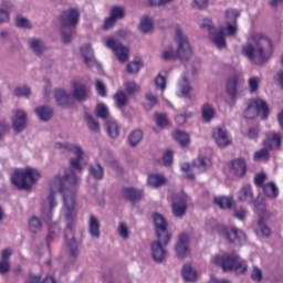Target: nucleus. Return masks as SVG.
<instances>
[{"label": "nucleus", "mask_w": 283, "mask_h": 283, "mask_svg": "<svg viewBox=\"0 0 283 283\" xmlns=\"http://www.w3.org/2000/svg\"><path fill=\"white\" fill-rule=\"evenodd\" d=\"M238 17H240V11L234 9H228L226 11V19L228 23H237Z\"/></svg>", "instance_id": "nucleus-61"}, {"label": "nucleus", "mask_w": 283, "mask_h": 283, "mask_svg": "<svg viewBox=\"0 0 283 283\" xmlns=\"http://www.w3.org/2000/svg\"><path fill=\"white\" fill-rule=\"evenodd\" d=\"M214 205L220 209H232L233 208V199L230 197H219L214 198Z\"/></svg>", "instance_id": "nucleus-43"}, {"label": "nucleus", "mask_w": 283, "mask_h": 283, "mask_svg": "<svg viewBox=\"0 0 283 283\" xmlns=\"http://www.w3.org/2000/svg\"><path fill=\"white\" fill-rule=\"evenodd\" d=\"M151 30H154L151 18H149V15H144L139 22V31H142L143 34H149Z\"/></svg>", "instance_id": "nucleus-35"}, {"label": "nucleus", "mask_w": 283, "mask_h": 283, "mask_svg": "<svg viewBox=\"0 0 283 283\" xmlns=\"http://www.w3.org/2000/svg\"><path fill=\"white\" fill-rule=\"evenodd\" d=\"M212 138L216 145L220 147V149L229 147V145L232 143L231 137L229 136V132L227 128L222 127H216L212 129Z\"/></svg>", "instance_id": "nucleus-13"}, {"label": "nucleus", "mask_w": 283, "mask_h": 283, "mask_svg": "<svg viewBox=\"0 0 283 283\" xmlns=\"http://www.w3.org/2000/svg\"><path fill=\"white\" fill-rule=\"evenodd\" d=\"M221 234L230 244H235V247H242L247 242V234L238 228H223Z\"/></svg>", "instance_id": "nucleus-10"}, {"label": "nucleus", "mask_w": 283, "mask_h": 283, "mask_svg": "<svg viewBox=\"0 0 283 283\" xmlns=\"http://www.w3.org/2000/svg\"><path fill=\"white\" fill-rule=\"evenodd\" d=\"M124 85L128 96H134V94H136V92L139 90L138 84H136L134 81H126Z\"/></svg>", "instance_id": "nucleus-59"}, {"label": "nucleus", "mask_w": 283, "mask_h": 283, "mask_svg": "<svg viewBox=\"0 0 283 283\" xmlns=\"http://www.w3.org/2000/svg\"><path fill=\"white\" fill-rule=\"evenodd\" d=\"M55 149H66L67 151H72L75 157L70 159V168L65 170L64 176L61 177L63 182H69L70 185H76L78 182V177L76 174H81L83 171V156H85V151L83 148L76 144L70 143H55Z\"/></svg>", "instance_id": "nucleus-3"}, {"label": "nucleus", "mask_w": 283, "mask_h": 283, "mask_svg": "<svg viewBox=\"0 0 283 283\" xmlns=\"http://www.w3.org/2000/svg\"><path fill=\"white\" fill-rule=\"evenodd\" d=\"M80 50L85 65H87V67H94L96 57H94V50L92 49V44H84Z\"/></svg>", "instance_id": "nucleus-20"}, {"label": "nucleus", "mask_w": 283, "mask_h": 283, "mask_svg": "<svg viewBox=\"0 0 283 283\" xmlns=\"http://www.w3.org/2000/svg\"><path fill=\"white\" fill-rule=\"evenodd\" d=\"M34 112L39 120H42V123H48V120H52V117L54 116V111L48 105L36 107Z\"/></svg>", "instance_id": "nucleus-25"}, {"label": "nucleus", "mask_w": 283, "mask_h": 283, "mask_svg": "<svg viewBox=\"0 0 283 283\" xmlns=\"http://www.w3.org/2000/svg\"><path fill=\"white\" fill-rule=\"evenodd\" d=\"M209 158H205V157H198L193 160L192 166L195 167V169H198V171H207V169H209Z\"/></svg>", "instance_id": "nucleus-45"}, {"label": "nucleus", "mask_w": 283, "mask_h": 283, "mask_svg": "<svg viewBox=\"0 0 283 283\" xmlns=\"http://www.w3.org/2000/svg\"><path fill=\"white\" fill-rule=\"evenodd\" d=\"M80 17L81 12H78V9H67L63 11L60 17L61 25H63V28H72V25H76L78 23Z\"/></svg>", "instance_id": "nucleus-14"}, {"label": "nucleus", "mask_w": 283, "mask_h": 283, "mask_svg": "<svg viewBox=\"0 0 283 283\" xmlns=\"http://www.w3.org/2000/svg\"><path fill=\"white\" fill-rule=\"evenodd\" d=\"M12 127L17 134H21L28 127V113L17 109L12 117Z\"/></svg>", "instance_id": "nucleus-16"}, {"label": "nucleus", "mask_w": 283, "mask_h": 283, "mask_svg": "<svg viewBox=\"0 0 283 283\" xmlns=\"http://www.w3.org/2000/svg\"><path fill=\"white\" fill-rule=\"evenodd\" d=\"M266 218H269V216L259 217L255 229V234L258 235V238H269V235H271V229L269 228V226H266L265 222Z\"/></svg>", "instance_id": "nucleus-28"}, {"label": "nucleus", "mask_w": 283, "mask_h": 283, "mask_svg": "<svg viewBox=\"0 0 283 283\" xmlns=\"http://www.w3.org/2000/svg\"><path fill=\"white\" fill-rule=\"evenodd\" d=\"M95 116H97V118H101L102 120H107L109 116V108H107V105L103 103L97 104L95 108Z\"/></svg>", "instance_id": "nucleus-46"}, {"label": "nucleus", "mask_w": 283, "mask_h": 283, "mask_svg": "<svg viewBox=\"0 0 283 283\" xmlns=\"http://www.w3.org/2000/svg\"><path fill=\"white\" fill-rule=\"evenodd\" d=\"M56 231H61V228L59 227V223H53L49 226V233L45 238V244L48 249H50V244L54 242V238H56Z\"/></svg>", "instance_id": "nucleus-41"}, {"label": "nucleus", "mask_w": 283, "mask_h": 283, "mask_svg": "<svg viewBox=\"0 0 283 283\" xmlns=\"http://www.w3.org/2000/svg\"><path fill=\"white\" fill-rule=\"evenodd\" d=\"M171 211L175 218H185V216H187V199L185 197L175 196L171 202Z\"/></svg>", "instance_id": "nucleus-15"}, {"label": "nucleus", "mask_w": 283, "mask_h": 283, "mask_svg": "<svg viewBox=\"0 0 283 283\" xmlns=\"http://www.w3.org/2000/svg\"><path fill=\"white\" fill-rule=\"evenodd\" d=\"M209 39L218 50L227 48V41H224V29L216 30L213 33L209 34Z\"/></svg>", "instance_id": "nucleus-26"}, {"label": "nucleus", "mask_w": 283, "mask_h": 283, "mask_svg": "<svg viewBox=\"0 0 283 283\" xmlns=\"http://www.w3.org/2000/svg\"><path fill=\"white\" fill-rule=\"evenodd\" d=\"M175 43L177 45V57L181 61V63H189V61H191L193 51L191 50L189 38H187V34H185L181 29L176 30Z\"/></svg>", "instance_id": "nucleus-7"}, {"label": "nucleus", "mask_w": 283, "mask_h": 283, "mask_svg": "<svg viewBox=\"0 0 283 283\" xmlns=\"http://www.w3.org/2000/svg\"><path fill=\"white\" fill-rule=\"evenodd\" d=\"M271 40L262 33H253L242 48L243 56L255 65H264L271 59Z\"/></svg>", "instance_id": "nucleus-1"}, {"label": "nucleus", "mask_w": 283, "mask_h": 283, "mask_svg": "<svg viewBox=\"0 0 283 283\" xmlns=\"http://www.w3.org/2000/svg\"><path fill=\"white\" fill-rule=\"evenodd\" d=\"M266 149H280L282 147V136L277 133H269L263 142Z\"/></svg>", "instance_id": "nucleus-21"}, {"label": "nucleus", "mask_w": 283, "mask_h": 283, "mask_svg": "<svg viewBox=\"0 0 283 283\" xmlns=\"http://www.w3.org/2000/svg\"><path fill=\"white\" fill-rule=\"evenodd\" d=\"M85 120L91 132L96 133L101 130V124H98V122L94 119V116H92V114L85 113Z\"/></svg>", "instance_id": "nucleus-50"}, {"label": "nucleus", "mask_w": 283, "mask_h": 283, "mask_svg": "<svg viewBox=\"0 0 283 283\" xmlns=\"http://www.w3.org/2000/svg\"><path fill=\"white\" fill-rule=\"evenodd\" d=\"M109 15L117 21H123L127 17V11L122 6H114L111 8Z\"/></svg>", "instance_id": "nucleus-40"}, {"label": "nucleus", "mask_w": 283, "mask_h": 283, "mask_svg": "<svg viewBox=\"0 0 283 283\" xmlns=\"http://www.w3.org/2000/svg\"><path fill=\"white\" fill-rule=\"evenodd\" d=\"M114 101L116 102V105L118 109H123L127 105V95L123 91H118L114 95Z\"/></svg>", "instance_id": "nucleus-54"}, {"label": "nucleus", "mask_w": 283, "mask_h": 283, "mask_svg": "<svg viewBox=\"0 0 283 283\" xmlns=\"http://www.w3.org/2000/svg\"><path fill=\"white\" fill-rule=\"evenodd\" d=\"M250 277L253 280V282H262V280H264V274L258 265H253Z\"/></svg>", "instance_id": "nucleus-60"}, {"label": "nucleus", "mask_w": 283, "mask_h": 283, "mask_svg": "<svg viewBox=\"0 0 283 283\" xmlns=\"http://www.w3.org/2000/svg\"><path fill=\"white\" fill-rule=\"evenodd\" d=\"M65 189H67V187L65 186V181H63L61 176L56 175L51 180V184H50V193L48 196L49 207L44 206V207H42V210H41L42 220L49 227H50V224L55 223V222H52V213L54 211V207H56V193L62 195V200H63V205H64V207L62 209L63 214L65 216V201L70 202L71 200H73V211L76 213V210H74V205H75L74 193L67 195Z\"/></svg>", "instance_id": "nucleus-2"}, {"label": "nucleus", "mask_w": 283, "mask_h": 283, "mask_svg": "<svg viewBox=\"0 0 283 283\" xmlns=\"http://www.w3.org/2000/svg\"><path fill=\"white\" fill-rule=\"evenodd\" d=\"M181 275L185 282H198V272L196 271V269H193V266H191V264L184 265L181 270Z\"/></svg>", "instance_id": "nucleus-30"}, {"label": "nucleus", "mask_w": 283, "mask_h": 283, "mask_svg": "<svg viewBox=\"0 0 283 283\" xmlns=\"http://www.w3.org/2000/svg\"><path fill=\"white\" fill-rule=\"evenodd\" d=\"M117 231L123 240H129V228H127V223L119 222Z\"/></svg>", "instance_id": "nucleus-63"}, {"label": "nucleus", "mask_w": 283, "mask_h": 283, "mask_svg": "<svg viewBox=\"0 0 283 283\" xmlns=\"http://www.w3.org/2000/svg\"><path fill=\"white\" fill-rule=\"evenodd\" d=\"M105 45L108 48V50L115 52V55L120 63H126V61H129V49L123 45V43H120L118 40L114 38H107Z\"/></svg>", "instance_id": "nucleus-9"}, {"label": "nucleus", "mask_w": 283, "mask_h": 283, "mask_svg": "<svg viewBox=\"0 0 283 283\" xmlns=\"http://www.w3.org/2000/svg\"><path fill=\"white\" fill-rule=\"evenodd\" d=\"M165 176L163 175H150L148 177V185L155 189L165 185Z\"/></svg>", "instance_id": "nucleus-48"}, {"label": "nucleus", "mask_w": 283, "mask_h": 283, "mask_svg": "<svg viewBox=\"0 0 283 283\" xmlns=\"http://www.w3.org/2000/svg\"><path fill=\"white\" fill-rule=\"evenodd\" d=\"M174 137L181 147H187V145H189V134H187L186 132L177 130L175 132Z\"/></svg>", "instance_id": "nucleus-47"}, {"label": "nucleus", "mask_w": 283, "mask_h": 283, "mask_svg": "<svg viewBox=\"0 0 283 283\" xmlns=\"http://www.w3.org/2000/svg\"><path fill=\"white\" fill-rule=\"evenodd\" d=\"M163 243L160 241H153L150 243V255L154 262L157 264H165L167 262V258L169 256V252H167V249H165Z\"/></svg>", "instance_id": "nucleus-11"}, {"label": "nucleus", "mask_w": 283, "mask_h": 283, "mask_svg": "<svg viewBox=\"0 0 283 283\" xmlns=\"http://www.w3.org/2000/svg\"><path fill=\"white\" fill-rule=\"evenodd\" d=\"M72 98L77 103H85L90 98V90L84 84L78 82L73 83Z\"/></svg>", "instance_id": "nucleus-18"}, {"label": "nucleus", "mask_w": 283, "mask_h": 283, "mask_svg": "<svg viewBox=\"0 0 283 283\" xmlns=\"http://www.w3.org/2000/svg\"><path fill=\"white\" fill-rule=\"evenodd\" d=\"M151 219L154 222L155 233H157L158 235H160V233H167L165 231V229H167V227H168L167 219H165V217H163V214H160L158 212H154L151 214Z\"/></svg>", "instance_id": "nucleus-23"}, {"label": "nucleus", "mask_w": 283, "mask_h": 283, "mask_svg": "<svg viewBox=\"0 0 283 283\" xmlns=\"http://www.w3.org/2000/svg\"><path fill=\"white\" fill-rule=\"evenodd\" d=\"M88 174L94 178V180H103L105 176V169L98 163L91 164L88 166Z\"/></svg>", "instance_id": "nucleus-32"}, {"label": "nucleus", "mask_w": 283, "mask_h": 283, "mask_svg": "<svg viewBox=\"0 0 283 283\" xmlns=\"http://www.w3.org/2000/svg\"><path fill=\"white\" fill-rule=\"evenodd\" d=\"M271 158V154L269 153V148L263 147L256 150L253 155V159L255 163H269Z\"/></svg>", "instance_id": "nucleus-36"}, {"label": "nucleus", "mask_w": 283, "mask_h": 283, "mask_svg": "<svg viewBox=\"0 0 283 283\" xmlns=\"http://www.w3.org/2000/svg\"><path fill=\"white\" fill-rule=\"evenodd\" d=\"M143 140V130L135 129L128 135V144L132 147H138V144Z\"/></svg>", "instance_id": "nucleus-42"}, {"label": "nucleus", "mask_w": 283, "mask_h": 283, "mask_svg": "<svg viewBox=\"0 0 283 283\" xmlns=\"http://www.w3.org/2000/svg\"><path fill=\"white\" fill-rule=\"evenodd\" d=\"M238 200H240V202H248V205H253V189L251 188V185L245 184L241 187L238 192Z\"/></svg>", "instance_id": "nucleus-24"}, {"label": "nucleus", "mask_w": 283, "mask_h": 283, "mask_svg": "<svg viewBox=\"0 0 283 283\" xmlns=\"http://www.w3.org/2000/svg\"><path fill=\"white\" fill-rule=\"evenodd\" d=\"M31 94V91H30V87L28 86H18L14 88V96H18L19 98L21 97H25L28 98V96H30Z\"/></svg>", "instance_id": "nucleus-62"}, {"label": "nucleus", "mask_w": 283, "mask_h": 283, "mask_svg": "<svg viewBox=\"0 0 283 283\" xmlns=\"http://www.w3.org/2000/svg\"><path fill=\"white\" fill-rule=\"evenodd\" d=\"M254 207L259 218L269 216V213H266V201L261 196L256 197L254 200Z\"/></svg>", "instance_id": "nucleus-37"}, {"label": "nucleus", "mask_w": 283, "mask_h": 283, "mask_svg": "<svg viewBox=\"0 0 283 283\" xmlns=\"http://www.w3.org/2000/svg\"><path fill=\"white\" fill-rule=\"evenodd\" d=\"M60 34L62 42L65 43V45L72 43V39H74V30L64 27L61 29Z\"/></svg>", "instance_id": "nucleus-49"}, {"label": "nucleus", "mask_w": 283, "mask_h": 283, "mask_svg": "<svg viewBox=\"0 0 283 283\" xmlns=\"http://www.w3.org/2000/svg\"><path fill=\"white\" fill-rule=\"evenodd\" d=\"M41 172L34 168L15 169L11 176V182L20 191H32V185L39 182Z\"/></svg>", "instance_id": "nucleus-6"}, {"label": "nucleus", "mask_w": 283, "mask_h": 283, "mask_svg": "<svg viewBox=\"0 0 283 283\" xmlns=\"http://www.w3.org/2000/svg\"><path fill=\"white\" fill-rule=\"evenodd\" d=\"M231 174L233 176H238L239 178H243L247 174V161L243 158H237L231 161Z\"/></svg>", "instance_id": "nucleus-22"}, {"label": "nucleus", "mask_w": 283, "mask_h": 283, "mask_svg": "<svg viewBox=\"0 0 283 283\" xmlns=\"http://www.w3.org/2000/svg\"><path fill=\"white\" fill-rule=\"evenodd\" d=\"M25 283H56V280L52 276H46L42 282H41V276L30 274L25 281Z\"/></svg>", "instance_id": "nucleus-56"}, {"label": "nucleus", "mask_w": 283, "mask_h": 283, "mask_svg": "<svg viewBox=\"0 0 283 283\" xmlns=\"http://www.w3.org/2000/svg\"><path fill=\"white\" fill-rule=\"evenodd\" d=\"M105 127L109 138H116L118 134H120V129L118 128V124L116 122L107 120L105 123Z\"/></svg>", "instance_id": "nucleus-44"}, {"label": "nucleus", "mask_w": 283, "mask_h": 283, "mask_svg": "<svg viewBox=\"0 0 283 283\" xmlns=\"http://www.w3.org/2000/svg\"><path fill=\"white\" fill-rule=\"evenodd\" d=\"M201 118L203 123H211L216 118V108H213V105L206 103L201 106Z\"/></svg>", "instance_id": "nucleus-31"}, {"label": "nucleus", "mask_w": 283, "mask_h": 283, "mask_svg": "<svg viewBox=\"0 0 283 283\" xmlns=\"http://www.w3.org/2000/svg\"><path fill=\"white\" fill-rule=\"evenodd\" d=\"M263 193L268 196V198H277L280 190L277 189V186H275V182H269L264 184L262 186Z\"/></svg>", "instance_id": "nucleus-38"}, {"label": "nucleus", "mask_w": 283, "mask_h": 283, "mask_svg": "<svg viewBox=\"0 0 283 283\" xmlns=\"http://www.w3.org/2000/svg\"><path fill=\"white\" fill-rule=\"evenodd\" d=\"M123 197L128 202H140L143 200V192L136 188H123Z\"/></svg>", "instance_id": "nucleus-27"}, {"label": "nucleus", "mask_w": 283, "mask_h": 283, "mask_svg": "<svg viewBox=\"0 0 283 283\" xmlns=\"http://www.w3.org/2000/svg\"><path fill=\"white\" fill-rule=\"evenodd\" d=\"M53 97L57 107H64L65 109L74 107V97L70 92L63 88H55L53 92Z\"/></svg>", "instance_id": "nucleus-12"}, {"label": "nucleus", "mask_w": 283, "mask_h": 283, "mask_svg": "<svg viewBox=\"0 0 283 283\" xmlns=\"http://www.w3.org/2000/svg\"><path fill=\"white\" fill-rule=\"evenodd\" d=\"M179 87L182 96H189L191 92V84L189 83V78H187V74L182 75Z\"/></svg>", "instance_id": "nucleus-51"}, {"label": "nucleus", "mask_w": 283, "mask_h": 283, "mask_svg": "<svg viewBox=\"0 0 283 283\" xmlns=\"http://www.w3.org/2000/svg\"><path fill=\"white\" fill-rule=\"evenodd\" d=\"M161 59L164 61H176V59H178V53L174 49V46H168L166 50L163 51Z\"/></svg>", "instance_id": "nucleus-53"}, {"label": "nucleus", "mask_w": 283, "mask_h": 283, "mask_svg": "<svg viewBox=\"0 0 283 283\" xmlns=\"http://www.w3.org/2000/svg\"><path fill=\"white\" fill-rule=\"evenodd\" d=\"M227 94L231 101H238L244 96V80L238 75H232L227 82Z\"/></svg>", "instance_id": "nucleus-8"}, {"label": "nucleus", "mask_w": 283, "mask_h": 283, "mask_svg": "<svg viewBox=\"0 0 283 283\" xmlns=\"http://www.w3.org/2000/svg\"><path fill=\"white\" fill-rule=\"evenodd\" d=\"M200 28H202V30H208L209 34L216 32V24H213V20H211V18H205L200 24Z\"/></svg>", "instance_id": "nucleus-58"}, {"label": "nucleus", "mask_w": 283, "mask_h": 283, "mask_svg": "<svg viewBox=\"0 0 283 283\" xmlns=\"http://www.w3.org/2000/svg\"><path fill=\"white\" fill-rule=\"evenodd\" d=\"M143 69V63L140 61L129 62L126 66L127 74H138Z\"/></svg>", "instance_id": "nucleus-57"}, {"label": "nucleus", "mask_w": 283, "mask_h": 283, "mask_svg": "<svg viewBox=\"0 0 283 283\" xmlns=\"http://www.w3.org/2000/svg\"><path fill=\"white\" fill-rule=\"evenodd\" d=\"M28 45H29L30 52H32V54L34 56H38L39 59H41V56H43V54L48 52V45H45V41L41 39H36V38L29 39Z\"/></svg>", "instance_id": "nucleus-17"}, {"label": "nucleus", "mask_w": 283, "mask_h": 283, "mask_svg": "<svg viewBox=\"0 0 283 283\" xmlns=\"http://www.w3.org/2000/svg\"><path fill=\"white\" fill-rule=\"evenodd\" d=\"M187 242H189V235L187 234H180L179 241L177 242L175 247V251L177 253V258H180V260L187 258L189 255V247H187Z\"/></svg>", "instance_id": "nucleus-19"}, {"label": "nucleus", "mask_w": 283, "mask_h": 283, "mask_svg": "<svg viewBox=\"0 0 283 283\" xmlns=\"http://www.w3.org/2000/svg\"><path fill=\"white\" fill-rule=\"evenodd\" d=\"M165 233L160 232L155 233L157 240H155V242H159V244H163L164 247H167L169 244V242H171V233L169 232L168 229H165Z\"/></svg>", "instance_id": "nucleus-52"}, {"label": "nucleus", "mask_w": 283, "mask_h": 283, "mask_svg": "<svg viewBox=\"0 0 283 283\" xmlns=\"http://www.w3.org/2000/svg\"><path fill=\"white\" fill-rule=\"evenodd\" d=\"M15 28H23L24 30H32V23L30 22V19L18 15L15 17Z\"/></svg>", "instance_id": "nucleus-55"}, {"label": "nucleus", "mask_w": 283, "mask_h": 283, "mask_svg": "<svg viewBox=\"0 0 283 283\" xmlns=\"http://www.w3.org/2000/svg\"><path fill=\"white\" fill-rule=\"evenodd\" d=\"M88 232H90V235L92 238H95L96 240L101 238V222L94 214L90 216Z\"/></svg>", "instance_id": "nucleus-29"}, {"label": "nucleus", "mask_w": 283, "mask_h": 283, "mask_svg": "<svg viewBox=\"0 0 283 283\" xmlns=\"http://www.w3.org/2000/svg\"><path fill=\"white\" fill-rule=\"evenodd\" d=\"M193 116V113L191 112H185V114H179L175 117V120L177 125H185L187 123L188 118H191Z\"/></svg>", "instance_id": "nucleus-64"}, {"label": "nucleus", "mask_w": 283, "mask_h": 283, "mask_svg": "<svg viewBox=\"0 0 283 283\" xmlns=\"http://www.w3.org/2000/svg\"><path fill=\"white\" fill-rule=\"evenodd\" d=\"M64 222H65V230H64V240L66 247H69V255L73 260H77L80 252H78V242H76V238H74L73 229L76 224V213L74 211V201L71 199L70 202L65 201L64 208Z\"/></svg>", "instance_id": "nucleus-4"}, {"label": "nucleus", "mask_w": 283, "mask_h": 283, "mask_svg": "<svg viewBox=\"0 0 283 283\" xmlns=\"http://www.w3.org/2000/svg\"><path fill=\"white\" fill-rule=\"evenodd\" d=\"M212 264L220 266L224 273L234 271L237 275H247V271H249L247 261H244L235 251L214 255L212 258Z\"/></svg>", "instance_id": "nucleus-5"}, {"label": "nucleus", "mask_w": 283, "mask_h": 283, "mask_svg": "<svg viewBox=\"0 0 283 283\" xmlns=\"http://www.w3.org/2000/svg\"><path fill=\"white\" fill-rule=\"evenodd\" d=\"M256 105V114L261 116L262 120H266L269 118V104L264 102V99H254Z\"/></svg>", "instance_id": "nucleus-34"}, {"label": "nucleus", "mask_w": 283, "mask_h": 283, "mask_svg": "<svg viewBox=\"0 0 283 283\" xmlns=\"http://www.w3.org/2000/svg\"><path fill=\"white\" fill-rule=\"evenodd\" d=\"M43 230V223L41 222V219L39 217L33 216L29 219V231L31 233H41Z\"/></svg>", "instance_id": "nucleus-39"}, {"label": "nucleus", "mask_w": 283, "mask_h": 283, "mask_svg": "<svg viewBox=\"0 0 283 283\" xmlns=\"http://www.w3.org/2000/svg\"><path fill=\"white\" fill-rule=\"evenodd\" d=\"M255 99H250L248 103V106L243 113L244 118L247 120H253L254 118H258V108H256Z\"/></svg>", "instance_id": "nucleus-33"}]
</instances>
